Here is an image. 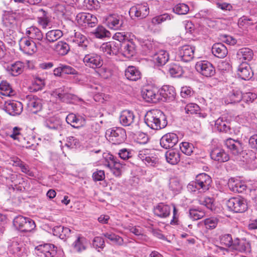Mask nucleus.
<instances>
[{
    "label": "nucleus",
    "mask_w": 257,
    "mask_h": 257,
    "mask_svg": "<svg viewBox=\"0 0 257 257\" xmlns=\"http://www.w3.org/2000/svg\"><path fill=\"white\" fill-rule=\"evenodd\" d=\"M229 210L236 213L244 212L247 208L246 200L241 197H233L229 199L226 203Z\"/></svg>",
    "instance_id": "5"
},
{
    "label": "nucleus",
    "mask_w": 257,
    "mask_h": 257,
    "mask_svg": "<svg viewBox=\"0 0 257 257\" xmlns=\"http://www.w3.org/2000/svg\"><path fill=\"white\" fill-rule=\"evenodd\" d=\"M170 206L162 203H159L154 208L155 214L162 218H166L168 217L170 215Z\"/></svg>",
    "instance_id": "33"
},
{
    "label": "nucleus",
    "mask_w": 257,
    "mask_h": 257,
    "mask_svg": "<svg viewBox=\"0 0 257 257\" xmlns=\"http://www.w3.org/2000/svg\"><path fill=\"white\" fill-rule=\"evenodd\" d=\"M242 94L240 91L233 90L228 94L226 101L228 103H236L242 100Z\"/></svg>",
    "instance_id": "44"
},
{
    "label": "nucleus",
    "mask_w": 257,
    "mask_h": 257,
    "mask_svg": "<svg viewBox=\"0 0 257 257\" xmlns=\"http://www.w3.org/2000/svg\"><path fill=\"white\" fill-rule=\"evenodd\" d=\"M22 129L18 127H14L13 129L12 133L10 136L11 138L13 139L14 140H17L21 143L20 145L23 147L26 148H30L33 147L34 145L31 144L29 141H26L25 139L23 138L21 131Z\"/></svg>",
    "instance_id": "23"
},
{
    "label": "nucleus",
    "mask_w": 257,
    "mask_h": 257,
    "mask_svg": "<svg viewBox=\"0 0 257 257\" xmlns=\"http://www.w3.org/2000/svg\"><path fill=\"white\" fill-rule=\"evenodd\" d=\"M205 215V211L198 208H192L189 210V216L194 220L203 218Z\"/></svg>",
    "instance_id": "50"
},
{
    "label": "nucleus",
    "mask_w": 257,
    "mask_h": 257,
    "mask_svg": "<svg viewBox=\"0 0 257 257\" xmlns=\"http://www.w3.org/2000/svg\"><path fill=\"white\" fill-rule=\"evenodd\" d=\"M225 145L229 152L235 156H239L243 150L242 144L240 141L230 138L225 141Z\"/></svg>",
    "instance_id": "18"
},
{
    "label": "nucleus",
    "mask_w": 257,
    "mask_h": 257,
    "mask_svg": "<svg viewBox=\"0 0 257 257\" xmlns=\"http://www.w3.org/2000/svg\"><path fill=\"white\" fill-rule=\"evenodd\" d=\"M195 68L199 73L206 77H211L215 73V69L213 65L207 61L197 62Z\"/></svg>",
    "instance_id": "9"
},
{
    "label": "nucleus",
    "mask_w": 257,
    "mask_h": 257,
    "mask_svg": "<svg viewBox=\"0 0 257 257\" xmlns=\"http://www.w3.org/2000/svg\"><path fill=\"white\" fill-rule=\"evenodd\" d=\"M66 120L68 123L76 128L83 126L86 123L85 117L79 115H77L74 113L69 114L66 118Z\"/></svg>",
    "instance_id": "25"
},
{
    "label": "nucleus",
    "mask_w": 257,
    "mask_h": 257,
    "mask_svg": "<svg viewBox=\"0 0 257 257\" xmlns=\"http://www.w3.org/2000/svg\"><path fill=\"white\" fill-rule=\"evenodd\" d=\"M5 111L10 115H19L23 110L22 104L19 101H7L5 105Z\"/></svg>",
    "instance_id": "21"
},
{
    "label": "nucleus",
    "mask_w": 257,
    "mask_h": 257,
    "mask_svg": "<svg viewBox=\"0 0 257 257\" xmlns=\"http://www.w3.org/2000/svg\"><path fill=\"white\" fill-rule=\"evenodd\" d=\"M211 183L212 179L210 176L206 173H201L196 176L194 181L188 184L187 188L192 192L199 191L205 192L209 189Z\"/></svg>",
    "instance_id": "2"
},
{
    "label": "nucleus",
    "mask_w": 257,
    "mask_h": 257,
    "mask_svg": "<svg viewBox=\"0 0 257 257\" xmlns=\"http://www.w3.org/2000/svg\"><path fill=\"white\" fill-rule=\"evenodd\" d=\"M173 12L178 15H186L189 11L188 6L184 3H180L176 5L173 9Z\"/></svg>",
    "instance_id": "51"
},
{
    "label": "nucleus",
    "mask_w": 257,
    "mask_h": 257,
    "mask_svg": "<svg viewBox=\"0 0 257 257\" xmlns=\"http://www.w3.org/2000/svg\"><path fill=\"white\" fill-rule=\"evenodd\" d=\"M83 61L85 66L94 69L100 68L103 65V60L100 55L94 53L85 55Z\"/></svg>",
    "instance_id": "8"
},
{
    "label": "nucleus",
    "mask_w": 257,
    "mask_h": 257,
    "mask_svg": "<svg viewBox=\"0 0 257 257\" xmlns=\"http://www.w3.org/2000/svg\"><path fill=\"white\" fill-rule=\"evenodd\" d=\"M109 161H106L105 165L110 169L121 170L124 166V164L118 161V159L114 157L113 155H110L108 158Z\"/></svg>",
    "instance_id": "41"
},
{
    "label": "nucleus",
    "mask_w": 257,
    "mask_h": 257,
    "mask_svg": "<svg viewBox=\"0 0 257 257\" xmlns=\"http://www.w3.org/2000/svg\"><path fill=\"white\" fill-rule=\"evenodd\" d=\"M96 38L103 39L110 37V33L104 27L99 26L94 30L93 33Z\"/></svg>",
    "instance_id": "46"
},
{
    "label": "nucleus",
    "mask_w": 257,
    "mask_h": 257,
    "mask_svg": "<svg viewBox=\"0 0 257 257\" xmlns=\"http://www.w3.org/2000/svg\"><path fill=\"white\" fill-rule=\"evenodd\" d=\"M142 46L147 52L150 53V55L152 56L156 52L155 49V45L153 42L146 40L143 42Z\"/></svg>",
    "instance_id": "56"
},
{
    "label": "nucleus",
    "mask_w": 257,
    "mask_h": 257,
    "mask_svg": "<svg viewBox=\"0 0 257 257\" xmlns=\"http://www.w3.org/2000/svg\"><path fill=\"white\" fill-rule=\"evenodd\" d=\"M228 186L230 190L236 193H242L246 190V186L239 180L231 179L229 181Z\"/></svg>",
    "instance_id": "37"
},
{
    "label": "nucleus",
    "mask_w": 257,
    "mask_h": 257,
    "mask_svg": "<svg viewBox=\"0 0 257 257\" xmlns=\"http://www.w3.org/2000/svg\"><path fill=\"white\" fill-rule=\"evenodd\" d=\"M0 91L2 95L12 96L15 94V91L11 88L10 84L7 81H2L0 84Z\"/></svg>",
    "instance_id": "45"
},
{
    "label": "nucleus",
    "mask_w": 257,
    "mask_h": 257,
    "mask_svg": "<svg viewBox=\"0 0 257 257\" xmlns=\"http://www.w3.org/2000/svg\"><path fill=\"white\" fill-rule=\"evenodd\" d=\"M240 161L247 164L251 169L257 168V157L255 153L252 150H247L242 152L239 156Z\"/></svg>",
    "instance_id": "7"
},
{
    "label": "nucleus",
    "mask_w": 257,
    "mask_h": 257,
    "mask_svg": "<svg viewBox=\"0 0 257 257\" xmlns=\"http://www.w3.org/2000/svg\"><path fill=\"white\" fill-rule=\"evenodd\" d=\"M105 136L107 139L114 145H119L123 143L126 138L125 130L119 127L108 129L106 132Z\"/></svg>",
    "instance_id": "3"
},
{
    "label": "nucleus",
    "mask_w": 257,
    "mask_h": 257,
    "mask_svg": "<svg viewBox=\"0 0 257 257\" xmlns=\"http://www.w3.org/2000/svg\"><path fill=\"white\" fill-rule=\"evenodd\" d=\"M169 187L175 193H178L182 189V185L176 178H172L170 180Z\"/></svg>",
    "instance_id": "59"
},
{
    "label": "nucleus",
    "mask_w": 257,
    "mask_h": 257,
    "mask_svg": "<svg viewBox=\"0 0 257 257\" xmlns=\"http://www.w3.org/2000/svg\"><path fill=\"white\" fill-rule=\"evenodd\" d=\"M172 18V17L171 15L165 13L153 18L151 23L153 25H159L166 21L170 20Z\"/></svg>",
    "instance_id": "49"
},
{
    "label": "nucleus",
    "mask_w": 257,
    "mask_h": 257,
    "mask_svg": "<svg viewBox=\"0 0 257 257\" xmlns=\"http://www.w3.org/2000/svg\"><path fill=\"white\" fill-rule=\"evenodd\" d=\"M103 235L117 245H122L123 239L120 236L110 232L103 233Z\"/></svg>",
    "instance_id": "47"
},
{
    "label": "nucleus",
    "mask_w": 257,
    "mask_h": 257,
    "mask_svg": "<svg viewBox=\"0 0 257 257\" xmlns=\"http://www.w3.org/2000/svg\"><path fill=\"white\" fill-rule=\"evenodd\" d=\"M142 46L147 52L150 53V55L152 56L156 52L155 49V45L153 42L146 40L143 42Z\"/></svg>",
    "instance_id": "55"
},
{
    "label": "nucleus",
    "mask_w": 257,
    "mask_h": 257,
    "mask_svg": "<svg viewBox=\"0 0 257 257\" xmlns=\"http://www.w3.org/2000/svg\"><path fill=\"white\" fill-rule=\"evenodd\" d=\"M167 71L172 77L181 76L184 73L182 67L178 64L172 63L167 66Z\"/></svg>",
    "instance_id": "42"
},
{
    "label": "nucleus",
    "mask_w": 257,
    "mask_h": 257,
    "mask_svg": "<svg viewBox=\"0 0 257 257\" xmlns=\"http://www.w3.org/2000/svg\"><path fill=\"white\" fill-rule=\"evenodd\" d=\"M105 23L110 29L119 30L123 26V19L121 15L111 14L106 17Z\"/></svg>",
    "instance_id": "13"
},
{
    "label": "nucleus",
    "mask_w": 257,
    "mask_h": 257,
    "mask_svg": "<svg viewBox=\"0 0 257 257\" xmlns=\"http://www.w3.org/2000/svg\"><path fill=\"white\" fill-rule=\"evenodd\" d=\"M153 60L159 66L165 65L169 60L168 53L163 50H161L155 53L152 56Z\"/></svg>",
    "instance_id": "31"
},
{
    "label": "nucleus",
    "mask_w": 257,
    "mask_h": 257,
    "mask_svg": "<svg viewBox=\"0 0 257 257\" xmlns=\"http://www.w3.org/2000/svg\"><path fill=\"white\" fill-rule=\"evenodd\" d=\"M231 249L240 253H250L251 252L250 244L245 239L236 238L233 239Z\"/></svg>",
    "instance_id": "12"
},
{
    "label": "nucleus",
    "mask_w": 257,
    "mask_h": 257,
    "mask_svg": "<svg viewBox=\"0 0 257 257\" xmlns=\"http://www.w3.org/2000/svg\"><path fill=\"white\" fill-rule=\"evenodd\" d=\"M159 94H160V97H162V100L163 101H172L175 97L176 92L173 86L166 85L159 90Z\"/></svg>",
    "instance_id": "28"
},
{
    "label": "nucleus",
    "mask_w": 257,
    "mask_h": 257,
    "mask_svg": "<svg viewBox=\"0 0 257 257\" xmlns=\"http://www.w3.org/2000/svg\"><path fill=\"white\" fill-rule=\"evenodd\" d=\"M130 14H134L140 19L146 18L149 14V8L147 3H144L132 7L130 10Z\"/></svg>",
    "instance_id": "17"
},
{
    "label": "nucleus",
    "mask_w": 257,
    "mask_h": 257,
    "mask_svg": "<svg viewBox=\"0 0 257 257\" xmlns=\"http://www.w3.org/2000/svg\"><path fill=\"white\" fill-rule=\"evenodd\" d=\"M14 226L23 232H29L36 227L35 222L30 218L21 215L16 217L13 221Z\"/></svg>",
    "instance_id": "4"
},
{
    "label": "nucleus",
    "mask_w": 257,
    "mask_h": 257,
    "mask_svg": "<svg viewBox=\"0 0 257 257\" xmlns=\"http://www.w3.org/2000/svg\"><path fill=\"white\" fill-rule=\"evenodd\" d=\"M49 48L53 50L55 53L60 56L66 55L70 50L69 45L63 41L49 44Z\"/></svg>",
    "instance_id": "24"
},
{
    "label": "nucleus",
    "mask_w": 257,
    "mask_h": 257,
    "mask_svg": "<svg viewBox=\"0 0 257 257\" xmlns=\"http://www.w3.org/2000/svg\"><path fill=\"white\" fill-rule=\"evenodd\" d=\"M237 75L242 79L247 80L252 77L253 73L250 66L246 62H242L238 67Z\"/></svg>",
    "instance_id": "26"
},
{
    "label": "nucleus",
    "mask_w": 257,
    "mask_h": 257,
    "mask_svg": "<svg viewBox=\"0 0 257 257\" xmlns=\"http://www.w3.org/2000/svg\"><path fill=\"white\" fill-rule=\"evenodd\" d=\"M61 128V126L59 120H56L54 122L53 118L49 119V130L54 131L57 135H59Z\"/></svg>",
    "instance_id": "61"
},
{
    "label": "nucleus",
    "mask_w": 257,
    "mask_h": 257,
    "mask_svg": "<svg viewBox=\"0 0 257 257\" xmlns=\"http://www.w3.org/2000/svg\"><path fill=\"white\" fill-rule=\"evenodd\" d=\"M256 23V20L253 19L252 17H248L245 16L241 17L238 21V24L240 27H245L247 28V27L253 25Z\"/></svg>",
    "instance_id": "48"
},
{
    "label": "nucleus",
    "mask_w": 257,
    "mask_h": 257,
    "mask_svg": "<svg viewBox=\"0 0 257 257\" xmlns=\"http://www.w3.org/2000/svg\"><path fill=\"white\" fill-rule=\"evenodd\" d=\"M218 221V219L216 217H212L205 219L204 222L207 229H213L216 227Z\"/></svg>",
    "instance_id": "57"
},
{
    "label": "nucleus",
    "mask_w": 257,
    "mask_h": 257,
    "mask_svg": "<svg viewBox=\"0 0 257 257\" xmlns=\"http://www.w3.org/2000/svg\"><path fill=\"white\" fill-rule=\"evenodd\" d=\"M144 119L146 124L153 130H160L167 125L166 116L162 111L158 109L148 111Z\"/></svg>",
    "instance_id": "1"
},
{
    "label": "nucleus",
    "mask_w": 257,
    "mask_h": 257,
    "mask_svg": "<svg viewBox=\"0 0 257 257\" xmlns=\"http://www.w3.org/2000/svg\"><path fill=\"white\" fill-rule=\"evenodd\" d=\"M213 3L217 8L224 11H230L232 9L231 4L222 2L221 0H213Z\"/></svg>",
    "instance_id": "60"
},
{
    "label": "nucleus",
    "mask_w": 257,
    "mask_h": 257,
    "mask_svg": "<svg viewBox=\"0 0 257 257\" xmlns=\"http://www.w3.org/2000/svg\"><path fill=\"white\" fill-rule=\"evenodd\" d=\"M63 35L60 30H52L49 31V44L55 43V41L60 38Z\"/></svg>",
    "instance_id": "54"
},
{
    "label": "nucleus",
    "mask_w": 257,
    "mask_h": 257,
    "mask_svg": "<svg viewBox=\"0 0 257 257\" xmlns=\"http://www.w3.org/2000/svg\"><path fill=\"white\" fill-rule=\"evenodd\" d=\"M72 41L77 44L83 50H86L89 44V42L86 37L78 32L75 33L74 37Z\"/></svg>",
    "instance_id": "36"
},
{
    "label": "nucleus",
    "mask_w": 257,
    "mask_h": 257,
    "mask_svg": "<svg viewBox=\"0 0 257 257\" xmlns=\"http://www.w3.org/2000/svg\"><path fill=\"white\" fill-rule=\"evenodd\" d=\"M87 244L86 238L81 235H78L73 243L72 246L75 251L80 252L86 249Z\"/></svg>",
    "instance_id": "38"
},
{
    "label": "nucleus",
    "mask_w": 257,
    "mask_h": 257,
    "mask_svg": "<svg viewBox=\"0 0 257 257\" xmlns=\"http://www.w3.org/2000/svg\"><path fill=\"white\" fill-rule=\"evenodd\" d=\"M193 146L192 144L183 142L180 145V149L184 154L190 156L193 153Z\"/></svg>",
    "instance_id": "58"
},
{
    "label": "nucleus",
    "mask_w": 257,
    "mask_h": 257,
    "mask_svg": "<svg viewBox=\"0 0 257 257\" xmlns=\"http://www.w3.org/2000/svg\"><path fill=\"white\" fill-rule=\"evenodd\" d=\"M178 142V138L174 133H168L160 139V145L164 149L173 148Z\"/></svg>",
    "instance_id": "19"
},
{
    "label": "nucleus",
    "mask_w": 257,
    "mask_h": 257,
    "mask_svg": "<svg viewBox=\"0 0 257 257\" xmlns=\"http://www.w3.org/2000/svg\"><path fill=\"white\" fill-rule=\"evenodd\" d=\"M20 50L26 54L31 55L37 51L36 43L26 37L22 38L19 42Z\"/></svg>",
    "instance_id": "16"
},
{
    "label": "nucleus",
    "mask_w": 257,
    "mask_h": 257,
    "mask_svg": "<svg viewBox=\"0 0 257 257\" xmlns=\"http://www.w3.org/2000/svg\"><path fill=\"white\" fill-rule=\"evenodd\" d=\"M39 12L41 13L42 15L38 17V22L43 29H46L48 25V20L47 16V12L42 9L39 10Z\"/></svg>",
    "instance_id": "53"
},
{
    "label": "nucleus",
    "mask_w": 257,
    "mask_h": 257,
    "mask_svg": "<svg viewBox=\"0 0 257 257\" xmlns=\"http://www.w3.org/2000/svg\"><path fill=\"white\" fill-rule=\"evenodd\" d=\"M29 98L30 100L27 103V105L30 110L33 112H36L40 110L41 108V105L39 100L36 99L34 97L32 98L30 96H29Z\"/></svg>",
    "instance_id": "52"
},
{
    "label": "nucleus",
    "mask_w": 257,
    "mask_h": 257,
    "mask_svg": "<svg viewBox=\"0 0 257 257\" xmlns=\"http://www.w3.org/2000/svg\"><path fill=\"white\" fill-rule=\"evenodd\" d=\"M120 43L114 41L103 43L100 47L101 50L108 55H117L119 51Z\"/></svg>",
    "instance_id": "22"
},
{
    "label": "nucleus",
    "mask_w": 257,
    "mask_h": 257,
    "mask_svg": "<svg viewBox=\"0 0 257 257\" xmlns=\"http://www.w3.org/2000/svg\"><path fill=\"white\" fill-rule=\"evenodd\" d=\"M212 53L216 57L223 58L226 56L228 50L222 43H217L212 46Z\"/></svg>",
    "instance_id": "32"
},
{
    "label": "nucleus",
    "mask_w": 257,
    "mask_h": 257,
    "mask_svg": "<svg viewBox=\"0 0 257 257\" xmlns=\"http://www.w3.org/2000/svg\"><path fill=\"white\" fill-rule=\"evenodd\" d=\"M76 21L78 24L81 26L93 27L97 23V19L95 16L89 13H81L77 14Z\"/></svg>",
    "instance_id": "11"
},
{
    "label": "nucleus",
    "mask_w": 257,
    "mask_h": 257,
    "mask_svg": "<svg viewBox=\"0 0 257 257\" xmlns=\"http://www.w3.org/2000/svg\"><path fill=\"white\" fill-rule=\"evenodd\" d=\"M211 158L219 162H225L229 160V156L225 151L221 148H214L210 154Z\"/></svg>",
    "instance_id": "27"
},
{
    "label": "nucleus",
    "mask_w": 257,
    "mask_h": 257,
    "mask_svg": "<svg viewBox=\"0 0 257 257\" xmlns=\"http://www.w3.org/2000/svg\"><path fill=\"white\" fill-rule=\"evenodd\" d=\"M165 157L167 162L172 165L178 164L180 160L179 152L174 149H171L166 152Z\"/></svg>",
    "instance_id": "35"
},
{
    "label": "nucleus",
    "mask_w": 257,
    "mask_h": 257,
    "mask_svg": "<svg viewBox=\"0 0 257 257\" xmlns=\"http://www.w3.org/2000/svg\"><path fill=\"white\" fill-rule=\"evenodd\" d=\"M220 242L226 246L229 247L231 248L232 244H233V239L230 234H226L221 236Z\"/></svg>",
    "instance_id": "64"
},
{
    "label": "nucleus",
    "mask_w": 257,
    "mask_h": 257,
    "mask_svg": "<svg viewBox=\"0 0 257 257\" xmlns=\"http://www.w3.org/2000/svg\"><path fill=\"white\" fill-rule=\"evenodd\" d=\"M47 34L46 33V37L44 38L41 31L35 26L28 28L26 31V35L29 39L38 40L40 45L44 47L48 45Z\"/></svg>",
    "instance_id": "6"
},
{
    "label": "nucleus",
    "mask_w": 257,
    "mask_h": 257,
    "mask_svg": "<svg viewBox=\"0 0 257 257\" xmlns=\"http://www.w3.org/2000/svg\"><path fill=\"white\" fill-rule=\"evenodd\" d=\"M119 50L124 57L130 58L136 53L135 44L131 40L123 42L120 43Z\"/></svg>",
    "instance_id": "20"
},
{
    "label": "nucleus",
    "mask_w": 257,
    "mask_h": 257,
    "mask_svg": "<svg viewBox=\"0 0 257 257\" xmlns=\"http://www.w3.org/2000/svg\"><path fill=\"white\" fill-rule=\"evenodd\" d=\"M24 64L20 61L8 65L7 67V71L13 76H17L23 71Z\"/></svg>",
    "instance_id": "40"
},
{
    "label": "nucleus",
    "mask_w": 257,
    "mask_h": 257,
    "mask_svg": "<svg viewBox=\"0 0 257 257\" xmlns=\"http://www.w3.org/2000/svg\"><path fill=\"white\" fill-rule=\"evenodd\" d=\"M138 157L145 162L146 165L153 166L158 162V158L153 151L149 149H142L139 152Z\"/></svg>",
    "instance_id": "14"
},
{
    "label": "nucleus",
    "mask_w": 257,
    "mask_h": 257,
    "mask_svg": "<svg viewBox=\"0 0 257 257\" xmlns=\"http://www.w3.org/2000/svg\"><path fill=\"white\" fill-rule=\"evenodd\" d=\"M52 231L54 236H56L61 239H66L69 237L71 232V230L70 228L64 227L61 225L54 226Z\"/></svg>",
    "instance_id": "29"
},
{
    "label": "nucleus",
    "mask_w": 257,
    "mask_h": 257,
    "mask_svg": "<svg viewBox=\"0 0 257 257\" xmlns=\"http://www.w3.org/2000/svg\"><path fill=\"white\" fill-rule=\"evenodd\" d=\"M253 56V53L252 50L248 48H242L239 49L237 53V58L241 61L244 62L250 61Z\"/></svg>",
    "instance_id": "34"
},
{
    "label": "nucleus",
    "mask_w": 257,
    "mask_h": 257,
    "mask_svg": "<svg viewBox=\"0 0 257 257\" xmlns=\"http://www.w3.org/2000/svg\"><path fill=\"white\" fill-rule=\"evenodd\" d=\"M135 118V116L133 112L128 110H124L120 113L119 121L122 125L129 126L134 122Z\"/></svg>",
    "instance_id": "30"
},
{
    "label": "nucleus",
    "mask_w": 257,
    "mask_h": 257,
    "mask_svg": "<svg viewBox=\"0 0 257 257\" xmlns=\"http://www.w3.org/2000/svg\"><path fill=\"white\" fill-rule=\"evenodd\" d=\"M185 110L186 112L188 114H197L200 110V107L196 103H190L186 105Z\"/></svg>",
    "instance_id": "63"
},
{
    "label": "nucleus",
    "mask_w": 257,
    "mask_h": 257,
    "mask_svg": "<svg viewBox=\"0 0 257 257\" xmlns=\"http://www.w3.org/2000/svg\"><path fill=\"white\" fill-rule=\"evenodd\" d=\"M180 95L182 98H188L193 96L194 91L189 86H183L181 88Z\"/></svg>",
    "instance_id": "62"
},
{
    "label": "nucleus",
    "mask_w": 257,
    "mask_h": 257,
    "mask_svg": "<svg viewBox=\"0 0 257 257\" xmlns=\"http://www.w3.org/2000/svg\"><path fill=\"white\" fill-rule=\"evenodd\" d=\"M142 96L148 102L156 103L162 98H160L159 90L157 88L148 86L142 90Z\"/></svg>",
    "instance_id": "10"
},
{
    "label": "nucleus",
    "mask_w": 257,
    "mask_h": 257,
    "mask_svg": "<svg viewBox=\"0 0 257 257\" xmlns=\"http://www.w3.org/2000/svg\"><path fill=\"white\" fill-rule=\"evenodd\" d=\"M215 126L220 132L230 133V127L229 122L223 117L218 118L215 123Z\"/></svg>",
    "instance_id": "39"
},
{
    "label": "nucleus",
    "mask_w": 257,
    "mask_h": 257,
    "mask_svg": "<svg viewBox=\"0 0 257 257\" xmlns=\"http://www.w3.org/2000/svg\"><path fill=\"white\" fill-rule=\"evenodd\" d=\"M126 78L132 81H137L141 78L140 72L134 66H129L125 71Z\"/></svg>",
    "instance_id": "43"
},
{
    "label": "nucleus",
    "mask_w": 257,
    "mask_h": 257,
    "mask_svg": "<svg viewBox=\"0 0 257 257\" xmlns=\"http://www.w3.org/2000/svg\"><path fill=\"white\" fill-rule=\"evenodd\" d=\"M195 50L194 47L190 45L183 46L179 49L178 57L183 62H189L194 57Z\"/></svg>",
    "instance_id": "15"
}]
</instances>
